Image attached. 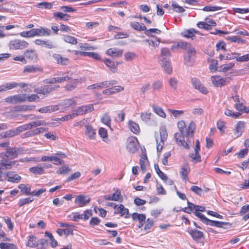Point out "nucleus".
Masks as SVG:
<instances>
[{"instance_id":"nucleus-1","label":"nucleus","mask_w":249,"mask_h":249,"mask_svg":"<svg viewBox=\"0 0 249 249\" xmlns=\"http://www.w3.org/2000/svg\"><path fill=\"white\" fill-rule=\"evenodd\" d=\"M20 151V149L8 147L5 153H0V158L2 159L0 161V170L11 169L15 162L9 161L7 158L12 159L17 158Z\"/></svg>"},{"instance_id":"nucleus-2","label":"nucleus","mask_w":249,"mask_h":249,"mask_svg":"<svg viewBox=\"0 0 249 249\" xmlns=\"http://www.w3.org/2000/svg\"><path fill=\"white\" fill-rule=\"evenodd\" d=\"M205 208L203 206L195 205L194 203H188V206L183 208L182 211L188 213H193L204 223L213 226L215 221L209 219L200 213L205 211Z\"/></svg>"},{"instance_id":"nucleus-3","label":"nucleus","mask_w":249,"mask_h":249,"mask_svg":"<svg viewBox=\"0 0 249 249\" xmlns=\"http://www.w3.org/2000/svg\"><path fill=\"white\" fill-rule=\"evenodd\" d=\"M177 126L178 129V133L185 134L187 136L192 137L196 129V124L192 121L190 123L188 127L187 128L186 124L183 121H180L178 123Z\"/></svg>"},{"instance_id":"nucleus-4","label":"nucleus","mask_w":249,"mask_h":249,"mask_svg":"<svg viewBox=\"0 0 249 249\" xmlns=\"http://www.w3.org/2000/svg\"><path fill=\"white\" fill-rule=\"evenodd\" d=\"M160 138H156L157 150L159 152H160L164 144V142L166 141L168 137V133L165 127H162L160 129Z\"/></svg>"},{"instance_id":"nucleus-5","label":"nucleus","mask_w":249,"mask_h":249,"mask_svg":"<svg viewBox=\"0 0 249 249\" xmlns=\"http://www.w3.org/2000/svg\"><path fill=\"white\" fill-rule=\"evenodd\" d=\"M28 43L24 40L15 39L11 40L8 46L11 50H23L28 47Z\"/></svg>"},{"instance_id":"nucleus-6","label":"nucleus","mask_w":249,"mask_h":249,"mask_svg":"<svg viewBox=\"0 0 249 249\" xmlns=\"http://www.w3.org/2000/svg\"><path fill=\"white\" fill-rule=\"evenodd\" d=\"M46 242V240L44 239L39 240L34 235H30L27 237V241L26 244V246L30 248H36L39 245H43L44 243Z\"/></svg>"},{"instance_id":"nucleus-7","label":"nucleus","mask_w":249,"mask_h":249,"mask_svg":"<svg viewBox=\"0 0 249 249\" xmlns=\"http://www.w3.org/2000/svg\"><path fill=\"white\" fill-rule=\"evenodd\" d=\"M174 137L177 144L180 146L183 147L184 148L189 149L190 146L185 140V138L191 137V136H187L185 134H181L176 133L174 135Z\"/></svg>"},{"instance_id":"nucleus-8","label":"nucleus","mask_w":249,"mask_h":249,"mask_svg":"<svg viewBox=\"0 0 249 249\" xmlns=\"http://www.w3.org/2000/svg\"><path fill=\"white\" fill-rule=\"evenodd\" d=\"M211 80L214 86L221 87L228 84L230 82L229 77L223 78L219 75L212 76Z\"/></svg>"},{"instance_id":"nucleus-9","label":"nucleus","mask_w":249,"mask_h":249,"mask_svg":"<svg viewBox=\"0 0 249 249\" xmlns=\"http://www.w3.org/2000/svg\"><path fill=\"white\" fill-rule=\"evenodd\" d=\"M246 123L244 121H238L234 125L233 129V134L235 138L242 136L245 130Z\"/></svg>"},{"instance_id":"nucleus-10","label":"nucleus","mask_w":249,"mask_h":249,"mask_svg":"<svg viewBox=\"0 0 249 249\" xmlns=\"http://www.w3.org/2000/svg\"><path fill=\"white\" fill-rule=\"evenodd\" d=\"M27 86V85L24 83H17L16 82L5 83L2 85H1L3 92L18 87L21 88H24Z\"/></svg>"},{"instance_id":"nucleus-11","label":"nucleus","mask_w":249,"mask_h":249,"mask_svg":"<svg viewBox=\"0 0 249 249\" xmlns=\"http://www.w3.org/2000/svg\"><path fill=\"white\" fill-rule=\"evenodd\" d=\"M94 110L93 106L92 104H89L86 106H82L77 107L73 111L75 113L76 117L79 115H81L89 112H90Z\"/></svg>"},{"instance_id":"nucleus-12","label":"nucleus","mask_w":249,"mask_h":249,"mask_svg":"<svg viewBox=\"0 0 249 249\" xmlns=\"http://www.w3.org/2000/svg\"><path fill=\"white\" fill-rule=\"evenodd\" d=\"M116 82L115 81H104L102 82H99L98 83H96L93 85H91L87 87L88 89H101L104 88H107L110 86H112L115 84Z\"/></svg>"},{"instance_id":"nucleus-13","label":"nucleus","mask_w":249,"mask_h":249,"mask_svg":"<svg viewBox=\"0 0 249 249\" xmlns=\"http://www.w3.org/2000/svg\"><path fill=\"white\" fill-rule=\"evenodd\" d=\"M131 217L134 221L139 222L137 226L139 229L142 228L146 220L145 214L134 213L132 214Z\"/></svg>"},{"instance_id":"nucleus-14","label":"nucleus","mask_w":249,"mask_h":249,"mask_svg":"<svg viewBox=\"0 0 249 249\" xmlns=\"http://www.w3.org/2000/svg\"><path fill=\"white\" fill-rule=\"evenodd\" d=\"M177 46L178 48H181L186 50L187 52L185 54L196 55V50L190 43L180 41L178 43Z\"/></svg>"},{"instance_id":"nucleus-15","label":"nucleus","mask_w":249,"mask_h":249,"mask_svg":"<svg viewBox=\"0 0 249 249\" xmlns=\"http://www.w3.org/2000/svg\"><path fill=\"white\" fill-rule=\"evenodd\" d=\"M138 141L136 137L130 138L128 139L126 145L127 149L131 153H135L137 149Z\"/></svg>"},{"instance_id":"nucleus-16","label":"nucleus","mask_w":249,"mask_h":249,"mask_svg":"<svg viewBox=\"0 0 249 249\" xmlns=\"http://www.w3.org/2000/svg\"><path fill=\"white\" fill-rule=\"evenodd\" d=\"M59 86H52L50 85H45L41 87L40 88L36 89L34 92L38 94H42L45 95L49 93L51 91L54 90L55 89L58 88Z\"/></svg>"},{"instance_id":"nucleus-17","label":"nucleus","mask_w":249,"mask_h":249,"mask_svg":"<svg viewBox=\"0 0 249 249\" xmlns=\"http://www.w3.org/2000/svg\"><path fill=\"white\" fill-rule=\"evenodd\" d=\"M124 87L120 85L112 86L103 91V93L106 95H110L124 90Z\"/></svg>"},{"instance_id":"nucleus-18","label":"nucleus","mask_w":249,"mask_h":249,"mask_svg":"<svg viewBox=\"0 0 249 249\" xmlns=\"http://www.w3.org/2000/svg\"><path fill=\"white\" fill-rule=\"evenodd\" d=\"M154 221L153 219L148 218L144 223L143 226L140 228L141 231H143L145 233H148L150 231L151 229L154 226Z\"/></svg>"},{"instance_id":"nucleus-19","label":"nucleus","mask_w":249,"mask_h":249,"mask_svg":"<svg viewBox=\"0 0 249 249\" xmlns=\"http://www.w3.org/2000/svg\"><path fill=\"white\" fill-rule=\"evenodd\" d=\"M106 53L112 57H119L122 55L123 53V51L116 48H111L107 49Z\"/></svg>"},{"instance_id":"nucleus-20","label":"nucleus","mask_w":249,"mask_h":249,"mask_svg":"<svg viewBox=\"0 0 249 249\" xmlns=\"http://www.w3.org/2000/svg\"><path fill=\"white\" fill-rule=\"evenodd\" d=\"M192 83L194 87L201 92L206 94L208 92L207 88L201 84L200 81L196 78H193L192 79Z\"/></svg>"},{"instance_id":"nucleus-21","label":"nucleus","mask_w":249,"mask_h":249,"mask_svg":"<svg viewBox=\"0 0 249 249\" xmlns=\"http://www.w3.org/2000/svg\"><path fill=\"white\" fill-rule=\"evenodd\" d=\"M103 62L109 69V70L113 73L117 71V66L121 64V62H117L115 63L109 59H105L103 60Z\"/></svg>"},{"instance_id":"nucleus-22","label":"nucleus","mask_w":249,"mask_h":249,"mask_svg":"<svg viewBox=\"0 0 249 249\" xmlns=\"http://www.w3.org/2000/svg\"><path fill=\"white\" fill-rule=\"evenodd\" d=\"M53 57L58 64L62 65H67L70 63V60L68 58L62 57L59 54H53Z\"/></svg>"},{"instance_id":"nucleus-23","label":"nucleus","mask_w":249,"mask_h":249,"mask_svg":"<svg viewBox=\"0 0 249 249\" xmlns=\"http://www.w3.org/2000/svg\"><path fill=\"white\" fill-rule=\"evenodd\" d=\"M35 36H49L51 34V30L47 28L40 27L34 28Z\"/></svg>"},{"instance_id":"nucleus-24","label":"nucleus","mask_w":249,"mask_h":249,"mask_svg":"<svg viewBox=\"0 0 249 249\" xmlns=\"http://www.w3.org/2000/svg\"><path fill=\"white\" fill-rule=\"evenodd\" d=\"M85 135L90 140H94L96 138V131L91 125L87 124L85 126Z\"/></svg>"},{"instance_id":"nucleus-25","label":"nucleus","mask_w":249,"mask_h":249,"mask_svg":"<svg viewBox=\"0 0 249 249\" xmlns=\"http://www.w3.org/2000/svg\"><path fill=\"white\" fill-rule=\"evenodd\" d=\"M76 101L74 98H70L65 100L61 102L58 106V107H62L63 108H67L71 107H74L76 105Z\"/></svg>"},{"instance_id":"nucleus-26","label":"nucleus","mask_w":249,"mask_h":249,"mask_svg":"<svg viewBox=\"0 0 249 249\" xmlns=\"http://www.w3.org/2000/svg\"><path fill=\"white\" fill-rule=\"evenodd\" d=\"M35 43L36 45L45 46L49 49L55 47L52 42L49 40H43L41 39H37L35 40Z\"/></svg>"},{"instance_id":"nucleus-27","label":"nucleus","mask_w":249,"mask_h":249,"mask_svg":"<svg viewBox=\"0 0 249 249\" xmlns=\"http://www.w3.org/2000/svg\"><path fill=\"white\" fill-rule=\"evenodd\" d=\"M59 108L57 105H51L40 108L38 111L43 113H51L59 110Z\"/></svg>"},{"instance_id":"nucleus-28","label":"nucleus","mask_w":249,"mask_h":249,"mask_svg":"<svg viewBox=\"0 0 249 249\" xmlns=\"http://www.w3.org/2000/svg\"><path fill=\"white\" fill-rule=\"evenodd\" d=\"M198 33L199 32L198 31L194 29H190L182 32L181 33V35L184 37L194 39L196 37L195 35L198 34Z\"/></svg>"},{"instance_id":"nucleus-29","label":"nucleus","mask_w":249,"mask_h":249,"mask_svg":"<svg viewBox=\"0 0 249 249\" xmlns=\"http://www.w3.org/2000/svg\"><path fill=\"white\" fill-rule=\"evenodd\" d=\"M151 107H152L154 112L157 115L162 118H166V114L161 107L157 106L155 104L151 105Z\"/></svg>"},{"instance_id":"nucleus-30","label":"nucleus","mask_w":249,"mask_h":249,"mask_svg":"<svg viewBox=\"0 0 249 249\" xmlns=\"http://www.w3.org/2000/svg\"><path fill=\"white\" fill-rule=\"evenodd\" d=\"M115 213L117 214H119L121 216H124L125 218L129 217L128 210L125 208L122 204H120L118 207L116 208Z\"/></svg>"},{"instance_id":"nucleus-31","label":"nucleus","mask_w":249,"mask_h":249,"mask_svg":"<svg viewBox=\"0 0 249 249\" xmlns=\"http://www.w3.org/2000/svg\"><path fill=\"white\" fill-rule=\"evenodd\" d=\"M6 176L8 177L7 181L12 183H18L21 179V177L20 176L14 174L11 172H8Z\"/></svg>"},{"instance_id":"nucleus-32","label":"nucleus","mask_w":249,"mask_h":249,"mask_svg":"<svg viewBox=\"0 0 249 249\" xmlns=\"http://www.w3.org/2000/svg\"><path fill=\"white\" fill-rule=\"evenodd\" d=\"M234 65V63L232 62L222 65L218 67V71L219 72H227L232 71Z\"/></svg>"},{"instance_id":"nucleus-33","label":"nucleus","mask_w":249,"mask_h":249,"mask_svg":"<svg viewBox=\"0 0 249 249\" xmlns=\"http://www.w3.org/2000/svg\"><path fill=\"white\" fill-rule=\"evenodd\" d=\"M164 71L167 73H171L172 71V68L169 60H163L159 61Z\"/></svg>"},{"instance_id":"nucleus-34","label":"nucleus","mask_w":249,"mask_h":249,"mask_svg":"<svg viewBox=\"0 0 249 249\" xmlns=\"http://www.w3.org/2000/svg\"><path fill=\"white\" fill-rule=\"evenodd\" d=\"M42 69L37 66L27 65L25 66L23 70L24 73H34L36 71H41Z\"/></svg>"},{"instance_id":"nucleus-35","label":"nucleus","mask_w":249,"mask_h":249,"mask_svg":"<svg viewBox=\"0 0 249 249\" xmlns=\"http://www.w3.org/2000/svg\"><path fill=\"white\" fill-rule=\"evenodd\" d=\"M122 197L121 191L117 190L111 196H106L105 198L107 200L119 201Z\"/></svg>"},{"instance_id":"nucleus-36","label":"nucleus","mask_w":249,"mask_h":249,"mask_svg":"<svg viewBox=\"0 0 249 249\" xmlns=\"http://www.w3.org/2000/svg\"><path fill=\"white\" fill-rule=\"evenodd\" d=\"M73 228H71V227H69L68 228H65L64 229H58L56 231L57 233L60 236L63 235H65L66 236L69 235H73Z\"/></svg>"},{"instance_id":"nucleus-37","label":"nucleus","mask_w":249,"mask_h":249,"mask_svg":"<svg viewBox=\"0 0 249 249\" xmlns=\"http://www.w3.org/2000/svg\"><path fill=\"white\" fill-rule=\"evenodd\" d=\"M81 79H72L69 84L65 86V89L68 91H71L74 89L76 87L78 83L81 82Z\"/></svg>"},{"instance_id":"nucleus-38","label":"nucleus","mask_w":249,"mask_h":249,"mask_svg":"<svg viewBox=\"0 0 249 249\" xmlns=\"http://www.w3.org/2000/svg\"><path fill=\"white\" fill-rule=\"evenodd\" d=\"M171 56V53L169 50L167 48H163L161 49V54L159 57V61L163 60H169L168 58Z\"/></svg>"},{"instance_id":"nucleus-39","label":"nucleus","mask_w":249,"mask_h":249,"mask_svg":"<svg viewBox=\"0 0 249 249\" xmlns=\"http://www.w3.org/2000/svg\"><path fill=\"white\" fill-rule=\"evenodd\" d=\"M128 127L130 131L134 134H138L140 131V128L139 124L134 121H129L128 122Z\"/></svg>"},{"instance_id":"nucleus-40","label":"nucleus","mask_w":249,"mask_h":249,"mask_svg":"<svg viewBox=\"0 0 249 249\" xmlns=\"http://www.w3.org/2000/svg\"><path fill=\"white\" fill-rule=\"evenodd\" d=\"M190 234L195 241H197L201 239L203 236V233L197 230H193L189 232Z\"/></svg>"},{"instance_id":"nucleus-41","label":"nucleus","mask_w":249,"mask_h":249,"mask_svg":"<svg viewBox=\"0 0 249 249\" xmlns=\"http://www.w3.org/2000/svg\"><path fill=\"white\" fill-rule=\"evenodd\" d=\"M53 17L55 19H60L64 21L68 20L70 17L69 15L60 12L53 13Z\"/></svg>"},{"instance_id":"nucleus-42","label":"nucleus","mask_w":249,"mask_h":249,"mask_svg":"<svg viewBox=\"0 0 249 249\" xmlns=\"http://www.w3.org/2000/svg\"><path fill=\"white\" fill-rule=\"evenodd\" d=\"M35 108L34 105H21L15 107L16 111H27L34 109Z\"/></svg>"},{"instance_id":"nucleus-43","label":"nucleus","mask_w":249,"mask_h":249,"mask_svg":"<svg viewBox=\"0 0 249 249\" xmlns=\"http://www.w3.org/2000/svg\"><path fill=\"white\" fill-rule=\"evenodd\" d=\"M130 25L133 29L137 31H145L146 30V26L143 24L137 21L131 22Z\"/></svg>"},{"instance_id":"nucleus-44","label":"nucleus","mask_w":249,"mask_h":249,"mask_svg":"<svg viewBox=\"0 0 249 249\" xmlns=\"http://www.w3.org/2000/svg\"><path fill=\"white\" fill-rule=\"evenodd\" d=\"M24 54L27 58L32 60L36 59L37 57L36 51L34 50H27L24 52Z\"/></svg>"},{"instance_id":"nucleus-45","label":"nucleus","mask_w":249,"mask_h":249,"mask_svg":"<svg viewBox=\"0 0 249 249\" xmlns=\"http://www.w3.org/2000/svg\"><path fill=\"white\" fill-rule=\"evenodd\" d=\"M62 39L65 42L71 45H76L77 43V38L70 35H64Z\"/></svg>"},{"instance_id":"nucleus-46","label":"nucleus","mask_w":249,"mask_h":249,"mask_svg":"<svg viewBox=\"0 0 249 249\" xmlns=\"http://www.w3.org/2000/svg\"><path fill=\"white\" fill-rule=\"evenodd\" d=\"M18 135V132L16 130V128H14L4 133L1 134L0 135V138H6V137H12L16 135Z\"/></svg>"},{"instance_id":"nucleus-47","label":"nucleus","mask_w":249,"mask_h":249,"mask_svg":"<svg viewBox=\"0 0 249 249\" xmlns=\"http://www.w3.org/2000/svg\"><path fill=\"white\" fill-rule=\"evenodd\" d=\"M163 85L162 80H157L152 83V88L154 91H159L162 89Z\"/></svg>"},{"instance_id":"nucleus-48","label":"nucleus","mask_w":249,"mask_h":249,"mask_svg":"<svg viewBox=\"0 0 249 249\" xmlns=\"http://www.w3.org/2000/svg\"><path fill=\"white\" fill-rule=\"evenodd\" d=\"M140 164L141 170L144 172L146 169V166L148 164L147 157L145 155H143L140 160Z\"/></svg>"},{"instance_id":"nucleus-49","label":"nucleus","mask_w":249,"mask_h":249,"mask_svg":"<svg viewBox=\"0 0 249 249\" xmlns=\"http://www.w3.org/2000/svg\"><path fill=\"white\" fill-rule=\"evenodd\" d=\"M29 171L35 174V175H40L44 173V168L41 166H35L29 168Z\"/></svg>"},{"instance_id":"nucleus-50","label":"nucleus","mask_w":249,"mask_h":249,"mask_svg":"<svg viewBox=\"0 0 249 249\" xmlns=\"http://www.w3.org/2000/svg\"><path fill=\"white\" fill-rule=\"evenodd\" d=\"M195 55L185 54L184 62L187 66H191L195 60Z\"/></svg>"},{"instance_id":"nucleus-51","label":"nucleus","mask_w":249,"mask_h":249,"mask_svg":"<svg viewBox=\"0 0 249 249\" xmlns=\"http://www.w3.org/2000/svg\"><path fill=\"white\" fill-rule=\"evenodd\" d=\"M48 124L44 120H37L29 123V125H30L31 129L33 127H36L39 126H46Z\"/></svg>"},{"instance_id":"nucleus-52","label":"nucleus","mask_w":249,"mask_h":249,"mask_svg":"<svg viewBox=\"0 0 249 249\" xmlns=\"http://www.w3.org/2000/svg\"><path fill=\"white\" fill-rule=\"evenodd\" d=\"M190 172V168L188 165L182 167L180 172L183 179L186 180L187 179V176Z\"/></svg>"},{"instance_id":"nucleus-53","label":"nucleus","mask_w":249,"mask_h":249,"mask_svg":"<svg viewBox=\"0 0 249 249\" xmlns=\"http://www.w3.org/2000/svg\"><path fill=\"white\" fill-rule=\"evenodd\" d=\"M90 201V199L89 196L80 195L76 197L74 202H89Z\"/></svg>"},{"instance_id":"nucleus-54","label":"nucleus","mask_w":249,"mask_h":249,"mask_svg":"<svg viewBox=\"0 0 249 249\" xmlns=\"http://www.w3.org/2000/svg\"><path fill=\"white\" fill-rule=\"evenodd\" d=\"M79 48L81 50L83 51H90V50H94L96 49L95 47L92 46L90 45L88 43H80L79 44Z\"/></svg>"},{"instance_id":"nucleus-55","label":"nucleus","mask_w":249,"mask_h":249,"mask_svg":"<svg viewBox=\"0 0 249 249\" xmlns=\"http://www.w3.org/2000/svg\"><path fill=\"white\" fill-rule=\"evenodd\" d=\"M0 249H17V246L13 243H0Z\"/></svg>"},{"instance_id":"nucleus-56","label":"nucleus","mask_w":249,"mask_h":249,"mask_svg":"<svg viewBox=\"0 0 249 249\" xmlns=\"http://www.w3.org/2000/svg\"><path fill=\"white\" fill-rule=\"evenodd\" d=\"M18 187L21 190V192L27 195H31V187L23 184H19Z\"/></svg>"},{"instance_id":"nucleus-57","label":"nucleus","mask_w":249,"mask_h":249,"mask_svg":"<svg viewBox=\"0 0 249 249\" xmlns=\"http://www.w3.org/2000/svg\"><path fill=\"white\" fill-rule=\"evenodd\" d=\"M15 104L25 102V94H19L14 95Z\"/></svg>"},{"instance_id":"nucleus-58","label":"nucleus","mask_w":249,"mask_h":249,"mask_svg":"<svg viewBox=\"0 0 249 249\" xmlns=\"http://www.w3.org/2000/svg\"><path fill=\"white\" fill-rule=\"evenodd\" d=\"M224 113L228 116H230L233 118H238L241 115L240 112H233L231 109H226L225 110Z\"/></svg>"},{"instance_id":"nucleus-59","label":"nucleus","mask_w":249,"mask_h":249,"mask_svg":"<svg viewBox=\"0 0 249 249\" xmlns=\"http://www.w3.org/2000/svg\"><path fill=\"white\" fill-rule=\"evenodd\" d=\"M39 97L36 94H32L30 95H26L25 94V102L28 101L29 102L38 101Z\"/></svg>"},{"instance_id":"nucleus-60","label":"nucleus","mask_w":249,"mask_h":249,"mask_svg":"<svg viewBox=\"0 0 249 249\" xmlns=\"http://www.w3.org/2000/svg\"><path fill=\"white\" fill-rule=\"evenodd\" d=\"M168 111L170 112L176 118H178L183 116L184 114V111L183 110L169 109Z\"/></svg>"},{"instance_id":"nucleus-61","label":"nucleus","mask_w":249,"mask_h":249,"mask_svg":"<svg viewBox=\"0 0 249 249\" xmlns=\"http://www.w3.org/2000/svg\"><path fill=\"white\" fill-rule=\"evenodd\" d=\"M21 36L23 37H32L35 36L34 29L27 31H23L19 33Z\"/></svg>"},{"instance_id":"nucleus-62","label":"nucleus","mask_w":249,"mask_h":249,"mask_svg":"<svg viewBox=\"0 0 249 249\" xmlns=\"http://www.w3.org/2000/svg\"><path fill=\"white\" fill-rule=\"evenodd\" d=\"M240 55V53L236 52H231L227 54L225 60H233L235 59L237 61L238 56Z\"/></svg>"},{"instance_id":"nucleus-63","label":"nucleus","mask_w":249,"mask_h":249,"mask_svg":"<svg viewBox=\"0 0 249 249\" xmlns=\"http://www.w3.org/2000/svg\"><path fill=\"white\" fill-rule=\"evenodd\" d=\"M101 122L107 126L110 127L111 119L107 114H104L101 118Z\"/></svg>"},{"instance_id":"nucleus-64","label":"nucleus","mask_w":249,"mask_h":249,"mask_svg":"<svg viewBox=\"0 0 249 249\" xmlns=\"http://www.w3.org/2000/svg\"><path fill=\"white\" fill-rule=\"evenodd\" d=\"M124 56L126 61H130L136 58L137 55L133 52H128L124 53Z\"/></svg>"}]
</instances>
